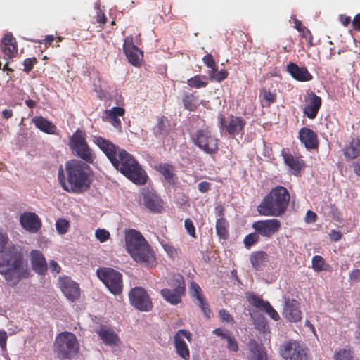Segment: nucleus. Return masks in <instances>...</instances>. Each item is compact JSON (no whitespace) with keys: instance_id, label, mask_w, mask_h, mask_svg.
<instances>
[{"instance_id":"f257e3e1","label":"nucleus","mask_w":360,"mask_h":360,"mask_svg":"<svg viewBox=\"0 0 360 360\" xmlns=\"http://www.w3.org/2000/svg\"><path fill=\"white\" fill-rule=\"evenodd\" d=\"M94 141L117 170L135 184L146 182L147 175L131 155L124 150L118 149L112 143L101 136L95 137Z\"/></svg>"},{"instance_id":"f03ea898","label":"nucleus","mask_w":360,"mask_h":360,"mask_svg":"<svg viewBox=\"0 0 360 360\" xmlns=\"http://www.w3.org/2000/svg\"><path fill=\"white\" fill-rule=\"evenodd\" d=\"M58 180L62 188L68 192L82 193L88 190L91 182V169L85 162L71 160L58 170Z\"/></svg>"},{"instance_id":"7ed1b4c3","label":"nucleus","mask_w":360,"mask_h":360,"mask_svg":"<svg viewBox=\"0 0 360 360\" xmlns=\"http://www.w3.org/2000/svg\"><path fill=\"white\" fill-rule=\"evenodd\" d=\"M8 249L0 255V274L11 285H15L20 280L29 276V269L23 257L13 245H11L7 240L4 250Z\"/></svg>"},{"instance_id":"20e7f679","label":"nucleus","mask_w":360,"mask_h":360,"mask_svg":"<svg viewBox=\"0 0 360 360\" xmlns=\"http://www.w3.org/2000/svg\"><path fill=\"white\" fill-rule=\"evenodd\" d=\"M125 244L128 252L137 262L152 266L155 258L150 245L139 231L130 229L125 233Z\"/></svg>"},{"instance_id":"39448f33","label":"nucleus","mask_w":360,"mask_h":360,"mask_svg":"<svg viewBox=\"0 0 360 360\" xmlns=\"http://www.w3.org/2000/svg\"><path fill=\"white\" fill-rule=\"evenodd\" d=\"M290 200L288 190L283 186H277L264 198L258 206L260 214L265 216H280L287 209Z\"/></svg>"},{"instance_id":"423d86ee","label":"nucleus","mask_w":360,"mask_h":360,"mask_svg":"<svg viewBox=\"0 0 360 360\" xmlns=\"http://www.w3.org/2000/svg\"><path fill=\"white\" fill-rule=\"evenodd\" d=\"M78 349V343L74 334L69 332L60 333L54 342V352L60 359H70Z\"/></svg>"},{"instance_id":"0eeeda50","label":"nucleus","mask_w":360,"mask_h":360,"mask_svg":"<svg viewBox=\"0 0 360 360\" xmlns=\"http://www.w3.org/2000/svg\"><path fill=\"white\" fill-rule=\"evenodd\" d=\"M96 274L112 294L121 293L123 284L122 274L119 271L111 268H103L98 269Z\"/></svg>"},{"instance_id":"6e6552de","label":"nucleus","mask_w":360,"mask_h":360,"mask_svg":"<svg viewBox=\"0 0 360 360\" xmlns=\"http://www.w3.org/2000/svg\"><path fill=\"white\" fill-rule=\"evenodd\" d=\"M173 289L165 288L161 290L164 299L172 304H176L181 301V296L185 293V283L181 275H176L169 282Z\"/></svg>"},{"instance_id":"1a4fd4ad","label":"nucleus","mask_w":360,"mask_h":360,"mask_svg":"<svg viewBox=\"0 0 360 360\" xmlns=\"http://www.w3.org/2000/svg\"><path fill=\"white\" fill-rule=\"evenodd\" d=\"M281 355L285 360H310L308 349L296 341L283 344Z\"/></svg>"},{"instance_id":"9d476101","label":"nucleus","mask_w":360,"mask_h":360,"mask_svg":"<svg viewBox=\"0 0 360 360\" xmlns=\"http://www.w3.org/2000/svg\"><path fill=\"white\" fill-rule=\"evenodd\" d=\"M70 146L80 158L87 162H93L94 157L91 150L89 147L85 137L81 131H77L72 136Z\"/></svg>"},{"instance_id":"9b49d317","label":"nucleus","mask_w":360,"mask_h":360,"mask_svg":"<svg viewBox=\"0 0 360 360\" xmlns=\"http://www.w3.org/2000/svg\"><path fill=\"white\" fill-rule=\"evenodd\" d=\"M131 304L141 311H148L152 308V302L147 292L141 287L133 288L129 293Z\"/></svg>"},{"instance_id":"f8f14e48","label":"nucleus","mask_w":360,"mask_h":360,"mask_svg":"<svg viewBox=\"0 0 360 360\" xmlns=\"http://www.w3.org/2000/svg\"><path fill=\"white\" fill-rule=\"evenodd\" d=\"M58 282L61 291L68 300L75 302L76 300L79 299L80 296V289L77 283L67 276H60L58 279Z\"/></svg>"},{"instance_id":"ddd939ff","label":"nucleus","mask_w":360,"mask_h":360,"mask_svg":"<svg viewBox=\"0 0 360 360\" xmlns=\"http://www.w3.org/2000/svg\"><path fill=\"white\" fill-rule=\"evenodd\" d=\"M195 144L208 153H213L217 150V140L211 136L210 133L205 130L198 131L195 138Z\"/></svg>"},{"instance_id":"4468645a","label":"nucleus","mask_w":360,"mask_h":360,"mask_svg":"<svg viewBox=\"0 0 360 360\" xmlns=\"http://www.w3.org/2000/svg\"><path fill=\"white\" fill-rule=\"evenodd\" d=\"M252 228L262 236L270 238L281 228V222L276 219L258 221L252 224Z\"/></svg>"},{"instance_id":"2eb2a0df","label":"nucleus","mask_w":360,"mask_h":360,"mask_svg":"<svg viewBox=\"0 0 360 360\" xmlns=\"http://www.w3.org/2000/svg\"><path fill=\"white\" fill-rule=\"evenodd\" d=\"M182 337H185L189 342H191L192 339V335L189 331L184 329L178 330L174 337L176 351L182 359L189 360L190 352Z\"/></svg>"},{"instance_id":"dca6fc26","label":"nucleus","mask_w":360,"mask_h":360,"mask_svg":"<svg viewBox=\"0 0 360 360\" xmlns=\"http://www.w3.org/2000/svg\"><path fill=\"white\" fill-rule=\"evenodd\" d=\"M321 105V99L314 92L307 93L305 98V107L304 114L309 119L316 117Z\"/></svg>"},{"instance_id":"f3484780","label":"nucleus","mask_w":360,"mask_h":360,"mask_svg":"<svg viewBox=\"0 0 360 360\" xmlns=\"http://www.w3.org/2000/svg\"><path fill=\"white\" fill-rule=\"evenodd\" d=\"M20 221L22 227L30 233H37L41 228L39 217L33 212H25L20 215Z\"/></svg>"},{"instance_id":"a211bd4d","label":"nucleus","mask_w":360,"mask_h":360,"mask_svg":"<svg viewBox=\"0 0 360 360\" xmlns=\"http://www.w3.org/2000/svg\"><path fill=\"white\" fill-rule=\"evenodd\" d=\"M283 316L292 322H297L302 318V313L299 308V302L295 300H286L283 309Z\"/></svg>"},{"instance_id":"6ab92c4d","label":"nucleus","mask_w":360,"mask_h":360,"mask_svg":"<svg viewBox=\"0 0 360 360\" xmlns=\"http://www.w3.org/2000/svg\"><path fill=\"white\" fill-rule=\"evenodd\" d=\"M248 360H268L264 347L258 344L255 340H251L248 344Z\"/></svg>"},{"instance_id":"aec40b11","label":"nucleus","mask_w":360,"mask_h":360,"mask_svg":"<svg viewBox=\"0 0 360 360\" xmlns=\"http://www.w3.org/2000/svg\"><path fill=\"white\" fill-rule=\"evenodd\" d=\"M221 124L230 134L234 135L242 131L245 123L240 117L231 116L228 120H221Z\"/></svg>"},{"instance_id":"412c9836","label":"nucleus","mask_w":360,"mask_h":360,"mask_svg":"<svg viewBox=\"0 0 360 360\" xmlns=\"http://www.w3.org/2000/svg\"><path fill=\"white\" fill-rule=\"evenodd\" d=\"M190 293L193 297L196 298L198 301L197 304L201 308L205 316L206 317H210V310L208 307V304L205 301L200 287L196 283L192 282L191 283Z\"/></svg>"},{"instance_id":"4be33fe9","label":"nucleus","mask_w":360,"mask_h":360,"mask_svg":"<svg viewBox=\"0 0 360 360\" xmlns=\"http://www.w3.org/2000/svg\"><path fill=\"white\" fill-rule=\"evenodd\" d=\"M1 49L4 54L13 58L18 52V47L15 39L11 34H6L1 39Z\"/></svg>"},{"instance_id":"5701e85b","label":"nucleus","mask_w":360,"mask_h":360,"mask_svg":"<svg viewBox=\"0 0 360 360\" xmlns=\"http://www.w3.org/2000/svg\"><path fill=\"white\" fill-rule=\"evenodd\" d=\"M300 139L308 149L315 148L318 146L316 134L309 128L304 127L300 129Z\"/></svg>"},{"instance_id":"b1692460","label":"nucleus","mask_w":360,"mask_h":360,"mask_svg":"<svg viewBox=\"0 0 360 360\" xmlns=\"http://www.w3.org/2000/svg\"><path fill=\"white\" fill-rule=\"evenodd\" d=\"M145 206L153 212H159L162 207L161 200L152 191L147 190L143 193Z\"/></svg>"},{"instance_id":"393cba45","label":"nucleus","mask_w":360,"mask_h":360,"mask_svg":"<svg viewBox=\"0 0 360 360\" xmlns=\"http://www.w3.org/2000/svg\"><path fill=\"white\" fill-rule=\"evenodd\" d=\"M30 255L33 269L38 274H44L47 270V264L41 252L38 250H32Z\"/></svg>"},{"instance_id":"a878e982","label":"nucleus","mask_w":360,"mask_h":360,"mask_svg":"<svg viewBox=\"0 0 360 360\" xmlns=\"http://www.w3.org/2000/svg\"><path fill=\"white\" fill-rule=\"evenodd\" d=\"M124 109L120 107H114L110 110H106L103 116V119L111 122V124L117 129L121 128V121L118 118L119 116H123Z\"/></svg>"},{"instance_id":"bb28decb","label":"nucleus","mask_w":360,"mask_h":360,"mask_svg":"<svg viewBox=\"0 0 360 360\" xmlns=\"http://www.w3.org/2000/svg\"><path fill=\"white\" fill-rule=\"evenodd\" d=\"M124 51L129 61L134 65H139L142 60V51L134 44H124Z\"/></svg>"},{"instance_id":"cd10ccee","label":"nucleus","mask_w":360,"mask_h":360,"mask_svg":"<svg viewBox=\"0 0 360 360\" xmlns=\"http://www.w3.org/2000/svg\"><path fill=\"white\" fill-rule=\"evenodd\" d=\"M288 71L293 78L299 81H309L312 79L311 75L306 68H300L293 63L288 65Z\"/></svg>"},{"instance_id":"c85d7f7f","label":"nucleus","mask_w":360,"mask_h":360,"mask_svg":"<svg viewBox=\"0 0 360 360\" xmlns=\"http://www.w3.org/2000/svg\"><path fill=\"white\" fill-rule=\"evenodd\" d=\"M97 333L105 345H117L120 342L117 335L112 330L106 327H101Z\"/></svg>"},{"instance_id":"c756f323","label":"nucleus","mask_w":360,"mask_h":360,"mask_svg":"<svg viewBox=\"0 0 360 360\" xmlns=\"http://www.w3.org/2000/svg\"><path fill=\"white\" fill-rule=\"evenodd\" d=\"M252 266L256 270H262L266 264L269 257L268 255L263 251H258L252 253L250 256Z\"/></svg>"},{"instance_id":"7c9ffc66","label":"nucleus","mask_w":360,"mask_h":360,"mask_svg":"<svg viewBox=\"0 0 360 360\" xmlns=\"http://www.w3.org/2000/svg\"><path fill=\"white\" fill-rule=\"evenodd\" d=\"M33 123L41 131L47 134H53L56 126L43 117H35L32 119Z\"/></svg>"},{"instance_id":"2f4dec72","label":"nucleus","mask_w":360,"mask_h":360,"mask_svg":"<svg viewBox=\"0 0 360 360\" xmlns=\"http://www.w3.org/2000/svg\"><path fill=\"white\" fill-rule=\"evenodd\" d=\"M157 170L164 176L165 180L170 184L175 183L174 167L169 164H162L156 166Z\"/></svg>"},{"instance_id":"473e14b6","label":"nucleus","mask_w":360,"mask_h":360,"mask_svg":"<svg viewBox=\"0 0 360 360\" xmlns=\"http://www.w3.org/2000/svg\"><path fill=\"white\" fill-rule=\"evenodd\" d=\"M345 155L349 158L354 159L360 155V141L353 139L349 146L344 151Z\"/></svg>"},{"instance_id":"72a5a7b5","label":"nucleus","mask_w":360,"mask_h":360,"mask_svg":"<svg viewBox=\"0 0 360 360\" xmlns=\"http://www.w3.org/2000/svg\"><path fill=\"white\" fill-rule=\"evenodd\" d=\"M284 160L285 164L294 171V172H298L302 165V162L293 157L291 154H284Z\"/></svg>"},{"instance_id":"f704fd0d","label":"nucleus","mask_w":360,"mask_h":360,"mask_svg":"<svg viewBox=\"0 0 360 360\" xmlns=\"http://www.w3.org/2000/svg\"><path fill=\"white\" fill-rule=\"evenodd\" d=\"M216 230L217 235L221 238L226 239L228 238V223L226 219L220 218L217 221Z\"/></svg>"},{"instance_id":"c9c22d12","label":"nucleus","mask_w":360,"mask_h":360,"mask_svg":"<svg viewBox=\"0 0 360 360\" xmlns=\"http://www.w3.org/2000/svg\"><path fill=\"white\" fill-rule=\"evenodd\" d=\"M325 261L321 256L316 255L312 258V267L316 271L325 270Z\"/></svg>"},{"instance_id":"e433bc0d","label":"nucleus","mask_w":360,"mask_h":360,"mask_svg":"<svg viewBox=\"0 0 360 360\" xmlns=\"http://www.w3.org/2000/svg\"><path fill=\"white\" fill-rule=\"evenodd\" d=\"M69 222L65 219H60L56 221V229L59 234H65L69 229Z\"/></svg>"},{"instance_id":"4c0bfd02","label":"nucleus","mask_w":360,"mask_h":360,"mask_svg":"<svg viewBox=\"0 0 360 360\" xmlns=\"http://www.w3.org/2000/svg\"><path fill=\"white\" fill-rule=\"evenodd\" d=\"M185 108L193 111L196 108V99L193 95H186L183 99Z\"/></svg>"},{"instance_id":"58836bf2","label":"nucleus","mask_w":360,"mask_h":360,"mask_svg":"<svg viewBox=\"0 0 360 360\" xmlns=\"http://www.w3.org/2000/svg\"><path fill=\"white\" fill-rule=\"evenodd\" d=\"M249 302L257 308L264 309L266 307V304L269 302H266L255 295H250L248 297Z\"/></svg>"},{"instance_id":"ea45409f","label":"nucleus","mask_w":360,"mask_h":360,"mask_svg":"<svg viewBox=\"0 0 360 360\" xmlns=\"http://www.w3.org/2000/svg\"><path fill=\"white\" fill-rule=\"evenodd\" d=\"M259 239L257 233H252L246 236L244 239L245 246L248 248H250L252 245L256 243Z\"/></svg>"},{"instance_id":"a19ab883","label":"nucleus","mask_w":360,"mask_h":360,"mask_svg":"<svg viewBox=\"0 0 360 360\" xmlns=\"http://www.w3.org/2000/svg\"><path fill=\"white\" fill-rule=\"evenodd\" d=\"M210 77L217 82H221L226 79L228 76V72L226 70L222 69L220 71H217L216 69L214 72H210Z\"/></svg>"},{"instance_id":"79ce46f5","label":"nucleus","mask_w":360,"mask_h":360,"mask_svg":"<svg viewBox=\"0 0 360 360\" xmlns=\"http://www.w3.org/2000/svg\"><path fill=\"white\" fill-rule=\"evenodd\" d=\"M96 238L101 242L103 243L110 238V233L105 229H98L95 232Z\"/></svg>"},{"instance_id":"37998d69","label":"nucleus","mask_w":360,"mask_h":360,"mask_svg":"<svg viewBox=\"0 0 360 360\" xmlns=\"http://www.w3.org/2000/svg\"><path fill=\"white\" fill-rule=\"evenodd\" d=\"M226 340L227 342L226 347L229 350L233 352H237L238 350V345L234 336L231 335L228 336Z\"/></svg>"},{"instance_id":"c03bdc74","label":"nucleus","mask_w":360,"mask_h":360,"mask_svg":"<svg viewBox=\"0 0 360 360\" xmlns=\"http://www.w3.org/2000/svg\"><path fill=\"white\" fill-rule=\"evenodd\" d=\"M188 84L191 87L200 88L205 86L206 83L199 76H195L188 81Z\"/></svg>"},{"instance_id":"a18cd8bd","label":"nucleus","mask_w":360,"mask_h":360,"mask_svg":"<svg viewBox=\"0 0 360 360\" xmlns=\"http://www.w3.org/2000/svg\"><path fill=\"white\" fill-rule=\"evenodd\" d=\"M335 360H350L352 355L350 351L347 349H341L335 354Z\"/></svg>"},{"instance_id":"49530a36","label":"nucleus","mask_w":360,"mask_h":360,"mask_svg":"<svg viewBox=\"0 0 360 360\" xmlns=\"http://www.w3.org/2000/svg\"><path fill=\"white\" fill-rule=\"evenodd\" d=\"M219 317L221 321L223 322L231 323V324H233L234 323L233 319L226 309H221L219 311Z\"/></svg>"},{"instance_id":"de8ad7c7","label":"nucleus","mask_w":360,"mask_h":360,"mask_svg":"<svg viewBox=\"0 0 360 360\" xmlns=\"http://www.w3.org/2000/svg\"><path fill=\"white\" fill-rule=\"evenodd\" d=\"M263 310H264L274 320L276 321L279 319L278 314L273 309L269 302L266 304V307Z\"/></svg>"},{"instance_id":"09e8293b","label":"nucleus","mask_w":360,"mask_h":360,"mask_svg":"<svg viewBox=\"0 0 360 360\" xmlns=\"http://www.w3.org/2000/svg\"><path fill=\"white\" fill-rule=\"evenodd\" d=\"M184 226L189 235L192 237H195V227L191 219H186L185 220Z\"/></svg>"},{"instance_id":"8fccbe9b","label":"nucleus","mask_w":360,"mask_h":360,"mask_svg":"<svg viewBox=\"0 0 360 360\" xmlns=\"http://www.w3.org/2000/svg\"><path fill=\"white\" fill-rule=\"evenodd\" d=\"M203 62L210 68H212V72H214L216 70V65L215 61L213 59V57L210 54H207L203 58Z\"/></svg>"},{"instance_id":"3c124183","label":"nucleus","mask_w":360,"mask_h":360,"mask_svg":"<svg viewBox=\"0 0 360 360\" xmlns=\"http://www.w3.org/2000/svg\"><path fill=\"white\" fill-rule=\"evenodd\" d=\"M213 333L217 335V336L221 337V338L226 340L228 336L231 335V333L227 330H224L221 328H217L214 330Z\"/></svg>"},{"instance_id":"603ef678","label":"nucleus","mask_w":360,"mask_h":360,"mask_svg":"<svg viewBox=\"0 0 360 360\" xmlns=\"http://www.w3.org/2000/svg\"><path fill=\"white\" fill-rule=\"evenodd\" d=\"M36 61H37L36 58H34L25 59L24 61V66H25L24 71H25L27 72H30L32 69L34 63Z\"/></svg>"},{"instance_id":"864d4df0","label":"nucleus","mask_w":360,"mask_h":360,"mask_svg":"<svg viewBox=\"0 0 360 360\" xmlns=\"http://www.w3.org/2000/svg\"><path fill=\"white\" fill-rule=\"evenodd\" d=\"M316 217L317 216L315 212L308 210L305 216V221L307 223H314L316 221Z\"/></svg>"},{"instance_id":"5fc2aeb1","label":"nucleus","mask_w":360,"mask_h":360,"mask_svg":"<svg viewBox=\"0 0 360 360\" xmlns=\"http://www.w3.org/2000/svg\"><path fill=\"white\" fill-rule=\"evenodd\" d=\"M7 334L4 330H0V347L3 350L6 348Z\"/></svg>"},{"instance_id":"6e6d98bb","label":"nucleus","mask_w":360,"mask_h":360,"mask_svg":"<svg viewBox=\"0 0 360 360\" xmlns=\"http://www.w3.org/2000/svg\"><path fill=\"white\" fill-rule=\"evenodd\" d=\"M263 97L268 102V105H270L275 101V95L269 91H264L263 92Z\"/></svg>"},{"instance_id":"4d7b16f0","label":"nucleus","mask_w":360,"mask_h":360,"mask_svg":"<svg viewBox=\"0 0 360 360\" xmlns=\"http://www.w3.org/2000/svg\"><path fill=\"white\" fill-rule=\"evenodd\" d=\"M349 278L355 282H360V269L353 270L349 274Z\"/></svg>"},{"instance_id":"13d9d810","label":"nucleus","mask_w":360,"mask_h":360,"mask_svg":"<svg viewBox=\"0 0 360 360\" xmlns=\"http://www.w3.org/2000/svg\"><path fill=\"white\" fill-rule=\"evenodd\" d=\"M331 240L333 241H338L340 240L342 237V233L340 231H337L335 230H332L329 234Z\"/></svg>"},{"instance_id":"bf43d9fd","label":"nucleus","mask_w":360,"mask_h":360,"mask_svg":"<svg viewBox=\"0 0 360 360\" xmlns=\"http://www.w3.org/2000/svg\"><path fill=\"white\" fill-rule=\"evenodd\" d=\"M158 132L159 134H162L166 129V125L165 124L164 120L162 118L158 121L157 124Z\"/></svg>"},{"instance_id":"052dcab7","label":"nucleus","mask_w":360,"mask_h":360,"mask_svg":"<svg viewBox=\"0 0 360 360\" xmlns=\"http://www.w3.org/2000/svg\"><path fill=\"white\" fill-rule=\"evenodd\" d=\"M210 184L208 182L203 181L198 184V189L202 192H207L210 189Z\"/></svg>"},{"instance_id":"680f3d73","label":"nucleus","mask_w":360,"mask_h":360,"mask_svg":"<svg viewBox=\"0 0 360 360\" xmlns=\"http://www.w3.org/2000/svg\"><path fill=\"white\" fill-rule=\"evenodd\" d=\"M352 25L354 30H360V13L357 14L352 20Z\"/></svg>"},{"instance_id":"e2e57ef3","label":"nucleus","mask_w":360,"mask_h":360,"mask_svg":"<svg viewBox=\"0 0 360 360\" xmlns=\"http://www.w3.org/2000/svg\"><path fill=\"white\" fill-rule=\"evenodd\" d=\"M7 243V238L4 234L0 233V251H3Z\"/></svg>"},{"instance_id":"0e129e2a","label":"nucleus","mask_w":360,"mask_h":360,"mask_svg":"<svg viewBox=\"0 0 360 360\" xmlns=\"http://www.w3.org/2000/svg\"><path fill=\"white\" fill-rule=\"evenodd\" d=\"M49 268L52 271H56V273H59L60 271V267L58 263L53 260L50 262Z\"/></svg>"},{"instance_id":"69168bd1","label":"nucleus","mask_w":360,"mask_h":360,"mask_svg":"<svg viewBox=\"0 0 360 360\" xmlns=\"http://www.w3.org/2000/svg\"><path fill=\"white\" fill-rule=\"evenodd\" d=\"M295 28L299 31V32H302L304 30H306L307 32H308V34H310V32L309 31V30L306 29L305 27H302V24H301V22L299 21L297 19L295 18Z\"/></svg>"},{"instance_id":"338daca9","label":"nucleus","mask_w":360,"mask_h":360,"mask_svg":"<svg viewBox=\"0 0 360 360\" xmlns=\"http://www.w3.org/2000/svg\"><path fill=\"white\" fill-rule=\"evenodd\" d=\"M340 19L341 22L345 26H347L349 23V22H350V18L348 17V16L341 15Z\"/></svg>"},{"instance_id":"774afa93","label":"nucleus","mask_w":360,"mask_h":360,"mask_svg":"<svg viewBox=\"0 0 360 360\" xmlns=\"http://www.w3.org/2000/svg\"><path fill=\"white\" fill-rule=\"evenodd\" d=\"M353 167L355 174L358 176H360V162H354Z\"/></svg>"}]
</instances>
